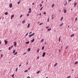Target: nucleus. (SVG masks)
<instances>
[{"label": "nucleus", "instance_id": "43", "mask_svg": "<svg viewBox=\"0 0 78 78\" xmlns=\"http://www.w3.org/2000/svg\"><path fill=\"white\" fill-rule=\"evenodd\" d=\"M31 12V11H29L28 12V13H30V12Z\"/></svg>", "mask_w": 78, "mask_h": 78}, {"label": "nucleus", "instance_id": "64", "mask_svg": "<svg viewBox=\"0 0 78 78\" xmlns=\"http://www.w3.org/2000/svg\"><path fill=\"white\" fill-rule=\"evenodd\" d=\"M39 15H40V16H41V13Z\"/></svg>", "mask_w": 78, "mask_h": 78}, {"label": "nucleus", "instance_id": "21", "mask_svg": "<svg viewBox=\"0 0 78 78\" xmlns=\"http://www.w3.org/2000/svg\"><path fill=\"white\" fill-rule=\"evenodd\" d=\"M5 15H8V12H6L5 13Z\"/></svg>", "mask_w": 78, "mask_h": 78}, {"label": "nucleus", "instance_id": "42", "mask_svg": "<svg viewBox=\"0 0 78 78\" xmlns=\"http://www.w3.org/2000/svg\"><path fill=\"white\" fill-rule=\"evenodd\" d=\"M78 19L77 18H76V19H75V20H77Z\"/></svg>", "mask_w": 78, "mask_h": 78}, {"label": "nucleus", "instance_id": "49", "mask_svg": "<svg viewBox=\"0 0 78 78\" xmlns=\"http://www.w3.org/2000/svg\"><path fill=\"white\" fill-rule=\"evenodd\" d=\"M44 14H46V12H44Z\"/></svg>", "mask_w": 78, "mask_h": 78}, {"label": "nucleus", "instance_id": "24", "mask_svg": "<svg viewBox=\"0 0 78 78\" xmlns=\"http://www.w3.org/2000/svg\"><path fill=\"white\" fill-rule=\"evenodd\" d=\"M37 53H39V49H37Z\"/></svg>", "mask_w": 78, "mask_h": 78}, {"label": "nucleus", "instance_id": "25", "mask_svg": "<svg viewBox=\"0 0 78 78\" xmlns=\"http://www.w3.org/2000/svg\"><path fill=\"white\" fill-rule=\"evenodd\" d=\"M49 20H50V19H49V18H48V20H47V22H49Z\"/></svg>", "mask_w": 78, "mask_h": 78}, {"label": "nucleus", "instance_id": "12", "mask_svg": "<svg viewBox=\"0 0 78 78\" xmlns=\"http://www.w3.org/2000/svg\"><path fill=\"white\" fill-rule=\"evenodd\" d=\"M68 48H69V46H67L66 47V48H65L66 50H67V49Z\"/></svg>", "mask_w": 78, "mask_h": 78}, {"label": "nucleus", "instance_id": "31", "mask_svg": "<svg viewBox=\"0 0 78 78\" xmlns=\"http://www.w3.org/2000/svg\"><path fill=\"white\" fill-rule=\"evenodd\" d=\"M28 72V70H26L25 71H24V72Z\"/></svg>", "mask_w": 78, "mask_h": 78}, {"label": "nucleus", "instance_id": "54", "mask_svg": "<svg viewBox=\"0 0 78 78\" xmlns=\"http://www.w3.org/2000/svg\"><path fill=\"white\" fill-rule=\"evenodd\" d=\"M31 9H29V11H31Z\"/></svg>", "mask_w": 78, "mask_h": 78}, {"label": "nucleus", "instance_id": "37", "mask_svg": "<svg viewBox=\"0 0 78 78\" xmlns=\"http://www.w3.org/2000/svg\"><path fill=\"white\" fill-rule=\"evenodd\" d=\"M29 15H30V14H29V13L27 14V16L28 17V16H29Z\"/></svg>", "mask_w": 78, "mask_h": 78}, {"label": "nucleus", "instance_id": "39", "mask_svg": "<svg viewBox=\"0 0 78 78\" xmlns=\"http://www.w3.org/2000/svg\"><path fill=\"white\" fill-rule=\"evenodd\" d=\"M49 28V27H46V29H47V28Z\"/></svg>", "mask_w": 78, "mask_h": 78}, {"label": "nucleus", "instance_id": "57", "mask_svg": "<svg viewBox=\"0 0 78 78\" xmlns=\"http://www.w3.org/2000/svg\"><path fill=\"white\" fill-rule=\"evenodd\" d=\"M2 44V41H0V44Z\"/></svg>", "mask_w": 78, "mask_h": 78}, {"label": "nucleus", "instance_id": "28", "mask_svg": "<svg viewBox=\"0 0 78 78\" xmlns=\"http://www.w3.org/2000/svg\"><path fill=\"white\" fill-rule=\"evenodd\" d=\"M73 36H74V34H73L72 35H71V37H73Z\"/></svg>", "mask_w": 78, "mask_h": 78}, {"label": "nucleus", "instance_id": "10", "mask_svg": "<svg viewBox=\"0 0 78 78\" xmlns=\"http://www.w3.org/2000/svg\"><path fill=\"white\" fill-rule=\"evenodd\" d=\"M64 5L65 6H66L67 5V1H66L65 4H64Z\"/></svg>", "mask_w": 78, "mask_h": 78}, {"label": "nucleus", "instance_id": "56", "mask_svg": "<svg viewBox=\"0 0 78 78\" xmlns=\"http://www.w3.org/2000/svg\"><path fill=\"white\" fill-rule=\"evenodd\" d=\"M26 52H25L24 54H23V55H25V54H26Z\"/></svg>", "mask_w": 78, "mask_h": 78}, {"label": "nucleus", "instance_id": "13", "mask_svg": "<svg viewBox=\"0 0 78 78\" xmlns=\"http://www.w3.org/2000/svg\"><path fill=\"white\" fill-rule=\"evenodd\" d=\"M25 20H24L23 21H22V23H25Z\"/></svg>", "mask_w": 78, "mask_h": 78}, {"label": "nucleus", "instance_id": "34", "mask_svg": "<svg viewBox=\"0 0 78 78\" xmlns=\"http://www.w3.org/2000/svg\"><path fill=\"white\" fill-rule=\"evenodd\" d=\"M44 47H45L44 46L42 48V50H44Z\"/></svg>", "mask_w": 78, "mask_h": 78}, {"label": "nucleus", "instance_id": "16", "mask_svg": "<svg viewBox=\"0 0 78 78\" xmlns=\"http://www.w3.org/2000/svg\"><path fill=\"white\" fill-rule=\"evenodd\" d=\"M34 41V39H33V40H32L31 41V42H33V41Z\"/></svg>", "mask_w": 78, "mask_h": 78}, {"label": "nucleus", "instance_id": "11", "mask_svg": "<svg viewBox=\"0 0 78 78\" xmlns=\"http://www.w3.org/2000/svg\"><path fill=\"white\" fill-rule=\"evenodd\" d=\"M63 25H64V23H62L60 25V27H62V26Z\"/></svg>", "mask_w": 78, "mask_h": 78}, {"label": "nucleus", "instance_id": "53", "mask_svg": "<svg viewBox=\"0 0 78 78\" xmlns=\"http://www.w3.org/2000/svg\"><path fill=\"white\" fill-rule=\"evenodd\" d=\"M44 3V1H42L41 2V3Z\"/></svg>", "mask_w": 78, "mask_h": 78}, {"label": "nucleus", "instance_id": "32", "mask_svg": "<svg viewBox=\"0 0 78 78\" xmlns=\"http://www.w3.org/2000/svg\"><path fill=\"white\" fill-rule=\"evenodd\" d=\"M62 19H63V17H62L61 19L60 20L61 21V20H62Z\"/></svg>", "mask_w": 78, "mask_h": 78}, {"label": "nucleus", "instance_id": "62", "mask_svg": "<svg viewBox=\"0 0 78 78\" xmlns=\"http://www.w3.org/2000/svg\"><path fill=\"white\" fill-rule=\"evenodd\" d=\"M44 44H47V43H46V42Z\"/></svg>", "mask_w": 78, "mask_h": 78}, {"label": "nucleus", "instance_id": "29", "mask_svg": "<svg viewBox=\"0 0 78 78\" xmlns=\"http://www.w3.org/2000/svg\"><path fill=\"white\" fill-rule=\"evenodd\" d=\"M77 63H78V62H76L75 63V65L76 64H77Z\"/></svg>", "mask_w": 78, "mask_h": 78}, {"label": "nucleus", "instance_id": "63", "mask_svg": "<svg viewBox=\"0 0 78 78\" xmlns=\"http://www.w3.org/2000/svg\"><path fill=\"white\" fill-rule=\"evenodd\" d=\"M60 51H61V50H59V52H60Z\"/></svg>", "mask_w": 78, "mask_h": 78}, {"label": "nucleus", "instance_id": "5", "mask_svg": "<svg viewBox=\"0 0 78 78\" xmlns=\"http://www.w3.org/2000/svg\"><path fill=\"white\" fill-rule=\"evenodd\" d=\"M45 55V52H44L43 53L42 57H44Z\"/></svg>", "mask_w": 78, "mask_h": 78}, {"label": "nucleus", "instance_id": "40", "mask_svg": "<svg viewBox=\"0 0 78 78\" xmlns=\"http://www.w3.org/2000/svg\"><path fill=\"white\" fill-rule=\"evenodd\" d=\"M42 24H43V23H41L39 24V25H42Z\"/></svg>", "mask_w": 78, "mask_h": 78}, {"label": "nucleus", "instance_id": "52", "mask_svg": "<svg viewBox=\"0 0 78 78\" xmlns=\"http://www.w3.org/2000/svg\"><path fill=\"white\" fill-rule=\"evenodd\" d=\"M42 8H43V7H42L41 8V9L40 10V11H41L42 9Z\"/></svg>", "mask_w": 78, "mask_h": 78}, {"label": "nucleus", "instance_id": "8", "mask_svg": "<svg viewBox=\"0 0 78 78\" xmlns=\"http://www.w3.org/2000/svg\"><path fill=\"white\" fill-rule=\"evenodd\" d=\"M66 11H67L66 10V9H65L64 10V13H66Z\"/></svg>", "mask_w": 78, "mask_h": 78}, {"label": "nucleus", "instance_id": "1", "mask_svg": "<svg viewBox=\"0 0 78 78\" xmlns=\"http://www.w3.org/2000/svg\"><path fill=\"white\" fill-rule=\"evenodd\" d=\"M4 42L5 43V45H7V44H8V41H6V40H4Z\"/></svg>", "mask_w": 78, "mask_h": 78}, {"label": "nucleus", "instance_id": "60", "mask_svg": "<svg viewBox=\"0 0 78 78\" xmlns=\"http://www.w3.org/2000/svg\"><path fill=\"white\" fill-rule=\"evenodd\" d=\"M21 66V65H20L19 66V67H20V66Z\"/></svg>", "mask_w": 78, "mask_h": 78}, {"label": "nucleus", "instance_id": "9", "mask_svg": "<svg viewBox=\"0 0 78 78\" xmlns=\"http://www.w3.org/2000/svg\"><path fill=\"white\" fill-rule=\"evenodd\" d=\"M14 17V15H12L11 16V19H12V17Z\"/></svg>", "mask_w": 78, "mask_h": 78}, {"label": "nucleus", "instance_id": "4", "mask_svg": "<svg viewBox=\"0 0 78 78\" xmlns=\"http://www.w3.org/2000/svg\"><path fill=\"white\" fill-rule=\"evenodd\" d=\"M14 45L15 47H16V45H17V43H16V42H15L14 43Z\"/></svg>", "mask_w": 78, "mask_h": 78}, {"label": "nucleus", "instance_id": "36", "mask_svg": "<svg viewBox=\"0 0 78 78\" xmlns=\"http://www.w3.org/2000/svg\"><path fill=\"white\" fill-rule=\"evenodd\" d=\"M20 2V1H19V2H18V4H19Z\"/></svg>", "mask_w": 78, "mask_h": 78}, {"label": "nucleus", "instance_id": "18", "mask_svg": "<svg viewBox=\"0 0 78 78\" xmlns=\"http://www.w3.org/2000/svg\"><path fill=\"white\" fill-rule=\"evenodd\" d=\"M58 41L59 42H60V41H61V38H60V37H59V38Z\"/></svg>", "mask_w": 78, "mask_h": 78}, {"label": "nucleus", "instance_id": "19", "mask_svg": "<svg viewBox=\"0 0 78 78\" xmlns=\"http://www.w3.org/2000/svg\"><path fill=\"white\" fill-rule=\"evenodd\" d=\"M40 73V71H38V72H37V74H39V73Z\"/></svg>", "mask_w": 78, "mask_h": 78}, {"label": "nucleus", "instance_id": "33", "mask_svg": "<svg viewBox=\"0 0 78 78\" xmlns=\"http://www.w3.org/2000/svg\"><path fill=\"white\" fill-rule=\"evenodd\" d=\"M42 4H40V6L41 7H42Z\"/></svg>", "mask_w": 78, "mask_h": 78}, {"label": "nucleus", "instance_id": "22", "mask_svg": "<svg viewBox=\"0 0 78 78\" xmlns=\"http://www.w3.org/2000/svg\"><path fill=\"white\" fill-rule=\"evenodd\" d=\"M31 50V49H30V48H29L28 49V51H30V50Z\"/></svg>", "mask_w": 78, "mask_h": 78}, {"label": "nucleus", "instance_id": "26", "mask_svg": "<svg viewBox=\"0 0 78 78\" xmlns=\"http://www.w3.org/2000/svg\"><path fill=\"white\" fill-rule=\"evenodd\" d=\"M15 52H16V50H14L13 51V53H15Z\"/></svg>", "mask_w": 78, "mask_h": 78}, {"label": "nucleus", "instance_id": "61", "mask_svg": "<svg viewBox=\"0 0 78 78\" xmlns=\"http://www.w3.org/2000/svg\"><path fill=\"white\" fill-rule=\"evenodd\" d=\"M34 3H32L33 5H34Z\"/></svg>", "mask_w": 78, "mask_h": 78}, {"label": "nucleus", "instance_id": "44", "mask_svg": "<svg viewBox=\"0 0 78 78\" xmlns=\"http://www.w3.org/2000/svg\"><path fill=\"white\" fill-rule=\"evenodd\" d=\"M37 59H39V57L38 56L37 57Z\"/></svg>", "mask_w": 78, "mask_h": 78}, {"label": "nucleus", "instance_id": "27", "mask_svg": "<svg viewBox=\"0 0 78 78\" xmlns=\"http://www.w3.org/2000/svg\"><path fill=\"white\" fill-rule=\"evenodd\" d=\"M51 30V29L50 28V29H48V31H50V30Z\"/></svg>", "mask_w": 78, "mask_h": 78}, {"label": "nucleus", "instance_id": "59", "mask_svg": "<svg viewBox=\"0 0 78 78\" xmlns=\"http://www.w3.org/2000/svg\"><path fill=\"white\" fill-rule=\"evenodd\" d=\"M53 19H54V17H53L52 18V20Z\"/></svg>", "mask_w": 78, "mask_h": 78}, {"label": "nucleus", "instance_id": "2", "mask_svg": "<svg viewBox=\"0 0 78 78\" xmlns=\"http://www.w3.org/2000/svg\"><path fill=\"white\" fill-rule=\"evenodd\" d=\"M34 33H33V34H31L29 35V37H31L33 36H34Z\"/></svg>", "mask_w": 78, "mask_h": 78}, {"label": "nucleus", "instance_id": "30", "mask_svg": "<svg viewBox=\"0 0 78 78\" xmlns=\"http://www.w3.org/2000/svg\"><path fill=\"white\" fill-rule=\"evenodd\" d=\"M44 41V39H43L42 40H41V42H43Z\"/></svg>", "mask_w": 78, "mask_h": 78}, {"label": "nucleus", "instance_id": "45", "mask_svg": "<svg viewBox=\"0 0 78 78\" xmlns=\"http://www.w3.org/2000/svg\"><path fill=\"white\" fill-rule=\"evenodd\" d=\"M72 1V0H69L68 2H71Z\"/></svg>", "mask_w": 78, "mask_h": 78}, {"label": "nucleus", "instance_id": "6", "mask_svg": "<svg viewBox=\"0 0 78 78\" xmlns=\"http://www.w3.org/2000/svg\"><path fill=\"white\" fill-rule=\"evenodd\" d=\"M12 4H11V3L9 5V6L10 8H12Z\"/></svg>", "mask_w": 78, "mask_h": 78}, {"label": "nucleus", "instance_id": "23", "mask_svg": "<svg viewBox=\"0 0 78 78\" xmlns=\"http://www.w3.org/2000/svg\"><path fill=\"white\" fill-rule=\"evenodd\" d=\"M17 70H18V68H17L16 69V72H17Z\"/></svg>", "mask_w": 78, "mask_h": 78}, {"label": "nucleus", "instance_id": "55", "mask_svg": "<svg viewBox=\"0 0 78 78\" xmlns=\"http://www.w3.org/2000/svg\"><path fill=\"white\" fill-rule=\"evenodd\" d=\"M27 65H28V62H27V63L26 64Z\"/></svg>", "mask_w": 78, "mask_h": 78}, {"label": "nucleus", "instance_id": "3", "mask_svg": "<svg viewBox=\"0 0 78 78\" xmlns=\"http://www.w3.org/2000/svg\"><path fill=\"white\" fill-rule=\"evenodd\" d=\"M12 47H13V46H12L10 47L9 48V50H11V49H12Z\"/></svg>", "mask_w": 78, "mask_h": 78}, {"label": "nucleus", "instance_id": "51", "mask_svg": "<svg viewBox=\"0 0 78 78\" xmlns=\"http://www.w3.org/2000/svg\"><path fill=\"white\" fill-rule=\"evenodd\" d=\"M3 57V54L1 55V58H2Z\"/></svg>", "mask_w": 78, "mask_h": 78}, {"label": "nucleus", "instance_id": "17", "mask_svg": "<svg viewBox=\"0 0 78 78\" xmlns=\"http://www.w3.org/2000/svg\"><path fill=\"white\" fill-rule=\"evenodd\" d=\"M54 6H55V4H53L52 5V8H53V7H54Z\"/></svg>", "mask_w": 78, "mask_h": 78}, {"label": "nucleus", "instance_id": "41", "mask_svg": "<svg viewBox=\"0 0 78 78\" xmlns=\"http://www.w3.org/2000/svg\"><path fill=\"white\" fill-rule=\"evenodd\" d=\"M28 33H27V34L25 36H27V35H28Z\"/></svg>", "mask_w": 78, "mask_h": 78}, {"label": "nucleus", "instance_id": "38", "mask_svg": "<svg viewBox=\"0 0 78 78\" xmlns=\"http://www.w3.org/2000/svg\"><path fill=\"white\" fill-rule=\"evenodd\" d=\"M70 77H71V76H68L67 78H70Z\"/></svg>", "mask_w": 78, "mask_h": 78}, {"label": "nucleus", "instance_id": "47", "mask_svg": "<svg viewBox=\"0 0 78 78\" xmlns=\"http://www.w3.org/2000/svg\"><path fill=\"white\" fill-rule=\"evenodd\" d=\"M22 17V15H21L20 16V17Z\"/></svg>", "mask_w": 78, "mask_h": 78}, {"label": "nucleus", "instance_id": "50", "mask_svg": "<svg viewBox=\"0 0 78 78\" xmlns=\"http://www.w3.org/2000/svg\"><path fill=\"white\" fill-rule=\"evenodd\" d=\"M28 70H30V68H29L28 69Z\"/></svg>", "mask_w": 78, "mask_h": 78}, {"label": "nucleus", "instance_id": "14", "mask_svg": "<svg viewBox=\"0 0 78 78\" xmlns=\"http://www.w3.org/2000/svg\"><path fill=\"white\" fill-rule=\"evenodd\" d=\"M30 43V42L29 41H27V42H26V44H28Z\"/></svg>", "mask_w": 78, "mask_h": 78}, {"label": "nucleus", "instance_id": "35", "mask_svg": "<svg viewBox=\"0 0 78 78\" xmlns=\"http://www.w3.org/2000/svg\"><path fill=\"white\" fill-rule=\"evenodd\" d=\"M14 76V74H13L12 76V77H13Z\"/></svg>", "mask_w": 78, "mask_h": 78}, {"label": "nucleus", "instance_id": "58", "mask_svg": "<svg viewBox=\"0 0 78 78\" xmlns=\"http://www.w3.org/2000/svg\"><path fill=\"white\" fill-rule=\"evenodd\" d=\"M31 33H32V32H30V34H31Z\"/></svg>", "mask_w": 78, "mask_h": 78}, {"label": "nucleus", "instance_id": "46", "mask_svg": "<svg viewBox=\"0 0 78 78\" xmlns=\"http://www.w3.org/2000/svg\"><path fill=\"white\" fill-rule=\"evenodd\" d=\"M27 78H30V77L28 76L27 77Z\"/></svg>", "mask_w": 78, "mask_h": 78}, {"label": "nucleus", "instance_id": "7", "mask_svg": "<svg viewBox=\"0 0 78 78\" xmlns=\"http://www.w3.org/2000/svg\"><path fill=\"white\" fill-rule=\"evenodd\" d=\"M58 64V63H55V64L54 65V67H56V66H57Z\"/></svg>", "mask_w": 78, "mask_h": 78}, {"label": "nucleus", "instance_id": "48", "mask_svg": "<svg viewBox=\"0 0 78 78\" xmlns=\"http://www.w3.org/2000/svg\"><path fill=\"white\" fill-rule=\"evenodd\" d=\"M77 3H76L75 2V3H74V5H76Z\"/></svg>", "mask_w": 78, "mask_h": 78}, {"label": "nucleus", "instance_id": "15", "mask_svg": "<svg viewBox=\"0 0 78 78\" xmlns=\"http://www.w3.org/2000/svg\"><path fill=\"white\" fill-rule=\"evenodd\" d=\"M30 24L29 23L28 24V26H27V28H29V27H30Z\"/></svg>", "mask_w": 78, "mask_h": 78}, {"label": "nucleus", "instance_id": "20", "mask_svg": "<svg viewBox=\"0 0 78 78\" xmlns=\"http://www.w3.org/2000/svg\"><path fill=\"white\" fill-rule=\"evenodd\" d=\"M17 52H16L14 54V55H17Z\"/></svg>", "mask_w": 78, "mask_h": 78}]
</instances>
